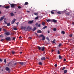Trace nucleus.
I'll return each instance as SVG.
<instances>
[{
	"label": "nucleus",
	"mask_w": 74,
	"mask_h": 74,
	"mask_svg": "<svg viewBox=\"0 0 74 74\" xmlns=\"http://www.w3.org/2000/svg\"><path fill=\"white\" fill-rule=\"evenodd\" d=\"M28 38H30V39H32V38L31 37H29Z\"/></svg>",
	"instance_id": "63"
},
{
	"label": "nucleus",
	"mask_w": 74,
	"mask_h": 74,
	"mask_svg": "<svg viewBox=\"0 0 74 74\" xmlns=\"http://www.w3.org/2000/svg\"><path fill=\"white\" fill-rule=\"evenodd\" d=\"M26 28V27H23V26H22L21 28V29H24V30H25Z\"/></svg>",
	"instance_id": "3"
},
{
	"label": "nucleus",
	"mask_w": 74,
	"mask_h": 74,
	"mask_svg": "<svg viewBox=\"0 0 74 74\" xmlns=\"http://www.w3.org/2000/svg\"><path fill=\"white\" fill-rule=\"evenodd\" d=\"M47 26L44 27L42 28V29H45V28H47Z\"/></svg>",
	"instance_id": "25"
},
{
	"label": "nucleus",
	"mask_w": 74,
	"mask_h": 74,
	"mask_svg": "<svg viewBox=\"0 0 74 74\" xmlns=\"http://www.w3.org/2000/svg\"><path fill=\"white\" fill-rule=\"evenodd\" d=\"M48 33H50V32H49V31L48 30L47 31Z\"/></svg>",
	"instance_id": "54"
},
{
	"label": "nucleus",
	"mask_w": 74,
	"mask_h": 74,
	"mask_svg": "<svg viewBox=\"0 0 74 74\" xmlns=\"http://www.w3.org/2000/svg\"><path fill=\"white\" fill-rule=\"evenodd\" d=\"M10 14L11 16H14V15H15L12 12Z\"/></svg>",
	"instance_id": "12"
},
{
	"label": "nucleus",
	"mask_w": 74,
	"mask_h": 74,
	"mask_svg": "<svg viewBox=\"0 0 74 74\" xmlns=\"http://www.w3.org/2000/svg\"><path fill=\"white\" fill-rule=\"evenodd\" d=\"M19 38H20V39H21V38H22V37H21V36H20Z\"/></svg>",
	"instance_id": "55"
},
{
	"label": "nucleus",
	"mask_w": 74,
	"mask_h": 74,
	"mask_svg": "<svg viewBox=\"0 0 74 74\" xmlns=\"http://www.w3.org/2000/svg\"><path fill=\"white\" fill-rule=\"evenodd\" d=\"M15 21H16V19H14V20H12V24H13V23H15Z\"/></svg>",
	"instance_id": "9"
},
{
	"label": "nucleus",
	"mask_w": 74,
	"mask_h": 74,
	"mask_svg": "<svg viewBox=\"0 0 74 74\" xmlns=\"http://www.w3.org/2000/svg\"><path fill=\"white\" fill-rule=\"evenodd\" d=\"M4 39H1V41H4Z\"/></svg>",
	"instance_id": "56"
},
{
	"label": "nucleus",
	"mask_w": 74,
	"mask_h": 74,
	"mask_svg": "<svg viewBox=\"0 0 74 74\" xmlns=\"http://www.w3.org/2000/svg\"><path fill=\"white\" fill-rule=\"evenodd\" d=\"M4 62H5V63H6V59H5L4 60Z\"/></svg>",
	"instance_id": "47"
},
{
	"label": "nucleus",
	"mask_w": 74,
	"mask_h": 74,
	"mask_svg": "<svg viewBox=\"0 0 74 74\" xmlns=\"http://www.w3.org/2000/svg\"><path fill=\"white\" fill-rule=\"evenodd\" d=\"M8 66H12V63L10 62L9 63H8Z\"/></svg>",
	"instance_id": "18"
},
{
	"label": "nucleus",
	"mask_w": 74,
	"mask_h": 74,
	"mask_svg": "<svg viewBox=\"0 0 74 74\" xmlns=\"http://www.w3.org/2000/svg\"><path fill=\"white\" fill-rule=\"evenodd\" d=\"M36 27H34V28L32 30L33 31H34L36 30Z\"/></svg>",
	"instance_id": "24"
},
{
	"label": "nucleus",
	"mask_w": 74,
	"mask_h": 74,
	"mask_svg": "<svg viewBox=\"0 0 74 74\" xmlns=\"http://www.w3.org/2000/svg\"><path fill=\"white\" fill-rule=\"evenodd\" d=\"M38 25V23H36V24H35V25H36V26H37V25Z\"/></svg>",
	"instance_id": "49"
},
{
	"label": "nucleus",
	"mask_w": 74,
	"mask_h": 74,
	"mask_svg": "<svg viewBox=\"0 0 74 74\" xmlns=\"http://www.w3.org/2000/svg\"><path fill=\"white\" fill-rule=\"evenodd\" d=\"M42 49H41V51H44L45 49V47H42Z\"/></svg>",
	"instance_id": "19"
},
{
	"label": "nucleus",
	"mask_w": 74,
	"mask_h": 74,
	"mask_svg": "<svg viewBox=\"0 0 74 74\" xmlns=\"http://www.w3.org/2000/svg\"><path fill=\"white\" fill-rule=\"evenodd\" d=\"M12 54H14V53H15V51H12Z\"/></svg>",
	"instance_id": "29"
},
{
	"label": "nucleus",
	"mask_w": 74,
	"mask_h": 74,
	"mask_svg": "<svg viewBox=\"0 0 74 74\" xmlns=\"http://www.w3.org/2000/svg\"><path fill=\"white\" fill-rule=\"evenodd\" d=\"M67 70H65L64 71V74H66V73H67Z\"/></svg>",
	"instance_id": "17"
},
{
	"label": "nucleus",
	"mask_w": 74,
	"mask_h": 74,
	"mask_svg": "<svg viewBox=\"0 0 74 74\" xmlns=\"http://www.w3.org/2000/svg\"><path fill=\"white\" fill-rule=\"evenodd\" d=\"M27 11V12L28 13L30 12V11H28L27 10V11Z\"/></svg>",
	"instance_id": "59"
},
{
	"label": "nucleus",
	"mask_w": 74,
	"mask_h": 74,
	"mask_svg": "<svg viewBox=\"0 0 74 74\" xmlns=\"http://www.w3.org/2000/svg\"><path fill=\"white\" fill-rule=\"evenodd\" d=\"M51 21H52V22H54V23H56L57 22V21H56V20L54 19L52 20Z\"/></svg>",
	"instance_id": "8"
},
{
	"label": "nucleus",
	"mask_w": 74,
	"mask_h": 74,
	"mask_svg": "<svg viewBox=\"0 0 74 74\" xmlns=\"http://www.w3.org/2000/svg\"><path fill=\"white\" fill-rule=\"evenodd\" d=\"M46 38L48 42H49V38Z\"/></svg>",
	"instance_id": "43"
},
{
	"label": "nucleus",
	"mask_w": 74,
	"mask_h": 74,
	"mask_svg": "<svg viewBox=\"0 0 74 74\" xmlns=\"http://www.w3.org/2000/svg\"><path fill=\"white\" fill-rule=\"evenodd\" d=\"M14 66H15L16 65V63H14Z\"/></svg>",
	"instance_id": "61"
},
{
	"label": "nucleus",
	"mask_w": 74,
	"mask_h": 74,
	"mask_svg": "<svg viewBox=\"0 0 74 74\" xmlns=\"http://www.w3.org/2000/svg\"><path fill=\"white\" fill-rule=\"evenodd\" d=\"M64 62H66V59H64Z\"/></svg>",
	"instance_id": "52"
},
{
	"label": "nucleus",
	"mask_w": 74,
	"mask_h": 74,
	"mask_svg": "<svg viewBox=\"0 0 74 74\" xmlns=\"http://www.w3.org/2000/svg\"><path fill=\"white\" fill-rule=\"evenodd\" d=\"M37 33H42V31L39 30L37 31Z\"/></svg>",
	"instance_id": "10"
},
{
	"label": "nucleus",
	"mask_w": 74,
	"mask_h": 74,
	"mask_svg": "<svg viewBox=\"0 0 74 74\" xmlns=\"http://www.w3.org/2000/svg\"><path fill=\"white\" fill-rule=\"evenodd\" d=\"M34 15H35L37 16L38 15V13H34Z\"/></svg>",
	"instance_id": "34"
},
{
	"label": "nucleus",
	"mask_w": 74,
	"mask_h": 74,
	"mask_svg": "<svg viewBox=\"0 0 74 74\" xmlns=\"http://www.w3.org/2000/svg\"><path fill=\"white\" fill-rule=\"evenodd\" d=\"M5 39L7 41H9V40L11 39V38L10 37H7Z\"/></svg>",
	"instance_id": "6"
},
{
	"label": "nucleus",
	"mask_w": 74,
	"mask_h": 74,
	"mask_svg": "<svg viewBox=\"0 0 74 74\" xmlns=\"http://www.w3.org/2000/svg\"><path fill=\"white\" fill-rule=\"evenodd\" d=\"M72 25H74V22H73L72 23Z\"/></svg>",
	"instance_id": "62"
},
{
	"label": "nucleus",
	"mask_w": 74,
	"mask_h": 74,
	"mask_svg": "<svg viewBox=\"0 0 74 74\" xmlns=\"http://www.w3.org/2000/svg\"><path fill=\"white\" fill-rule=\"evenodd\" d=\"M38 19V16H37L35 18V19Z\"/></svg>",
	"instance_id": "40"
},
{
	"label": "nucleus",
	"mask_w": 74,
	"mask_h": 74,
	"mask_svg": "<svg viewBox=\"0 0 74 74\" xmlns=\"http://www.w3.org/2000/svg\"><path fill=\"white\" fill-rule=\"evenodd\" d=\"M2 29L1 28H0V32L1 31Z\"/></svg>",
	"instance_id": "57"
},
{
	"label": "nucleus",
	"mask_w": 74,
	"mask_h": 74,
	"mask_svg": "<svg viewBox=\"0 0 74 74\" xmlns=\"http://www.w3.org/2000/svg\"><path fill=\"white\" fill-rule=\"evenodd\" d=\"M18 63H19V64H21V65H23V64H25V62H19Z\"/></svg>",
	"instance_id": "7"
},
{
	"label": "nucleus",
	"mask_w": 74,
	"mask_h": 74,
	"mask_svg": "<svg viewBox=\"0 0 74 74\" xmlns=\"http://www.w3.org/2000/svg\"><path fill=\"white\" fill-rule=\"evenodd\" d=\"M14 30H17V29L16 28H14Z\"/></svg>",
	"instance_id": "45"
},
{
	"label": "nucleus",
	"mask_w": 74,
	"mask_h": 74,
	"mask_svg": "<svg viewBox=\"0 0 74 74\" xmlns=\"http://www.w3.org/2000/svg\"><path fill=\"white\" fill-rule=\"evenodd\" d=\"M18 23H19L18 22H17L16 23V25H18Z\"/></svg>",
	"instance_id": "60"
},
{
	"label": "nucleus",
	"mask_w": 74,
	"mask_h": 74,
	"mask_svg": "<svg viewBox=\"0 0 74 74\" xmlns=\"http://www.w3.org/2000/svg\"><path fill=\"white\" fill-rule=\"evenodd\" d=\"M69 36L71 37H72L73 36V34H71L69 35Z\"/></svg>",
	"instance_id": "37"
},
{
	"label": "nucleus",
	"mask_w": 74,
	"mask_h": 74,
	"mask_svg": "<svg viewBox=\"0 0 74 74\" xmlns=\"http://www.w3.org/2000/svg\"><path fill=\"white\" fill-rule=\"evenodd\" d=\"M38 47L39 50H40L41 47H40L39 46H38Z\"/></svg>",
	"instance_id": "35"
},
{
	"label": "nucleus",
	"mask_w": 74,
	"mask_h": 74,
	"mask_svg": "<svg viewBox=\"0 0 74 74\" xmlns=\"http://www.w3.org/2000/svg\"><path fill=\"white\" fill-rule=\"evenodd\" d=\"M0 62H2V60L1 59H0Z\"/></svg>",
	"instance_id": "58"
},
{
	"label": "nucleus",
	"mask_w": 74,
	"mask_h": 74,
	"mask_svg": "<svg viewBox=\"0 0 74 74\" xmlns=\"http://www.w3.org/2000/svg\"><path fill=\"white\" fill-rule=\"evenodd\" d=\"M54 66H55V67H57V64H55Z\"/></svg>",
	"instance_id": "53"
},
{
	"label": "nucleus",
	"mask_w": 74,
	"mask_h": 74,
	"mask_svg": "<svg viewBox=\"0 0 74 74\" xmlns=\"http://www.w3.org/2000/svg\"><path fill=\"white\" fill-rule=\"evenodd\" d=\"M20 53L21 54V53H22V52H21Z\"/></svg>",
	"instance_id": "64"
},
{
	"label": "nucleus",
	"mask_w": 74,
	"mask_h": 74,
	"mask_svg": "<svg viewBox=\"0 0 74 74\" xmlns=\"http://www.w3.org/2000/svg\"><path fill=\"white\" fill-rule=\"evenodd\" d=\"M53 30L54 32H56V31L57 30L56 28H54L53 29Z\"/></svg>",
	"instance_id": "30"
},
{
	"label": "nucleus",
	"mask_w": 74,
	"mask_h": 74,
	"mask_svg": "<svg viewBox=\"0 0 74 74\" xmlns=\"http://www.w3.org/2000/svg\"><path fill=\"white\" fill-rule=\"evenodd\" d=\"M51 13L52 14H54V13L52 11H51Z\"/></svg>",
	"instance_id": "42"
},
{
	"label": "nucleus",
	"mask_w": 74,
	"mask_h": 74,
	"mask_svg": "<svg viewBox=\"0 0 74 74\" xmlns=\"http://www.w3.org/2000/svg\"><path fill=\"white\" fill-rule=\"evenodd\" d=\"M4 21H7V18H4Z\"/></svg>",
	"instance_id": "44"
},
{
	"label": "nucleus",
	"mask_w": 74,
	"mask_h": 74,
	"mask_svg": "<svg viewBox=\"0 0 74 74\" xmlns=\"http://www.w3.org/2000/svg\"><path fill=\"white\" fill-rule=\"evenodd\" d=\"M46 59L45 57H43L41 58V60H45Z\"/></svg>",
	"instance_id": "11"
},
{
	"label": "nucleus",
	"mask_w": 74,
	"mask_h": 74,
	"mask_svg": "<svg viewBox=\"0 0 74 74\" xmlns=\"http://www.w3.org/2000/svg\"><path fill=\"white\" fill-rule=\"evenodd\" d=\"M4 22L5 24H7V22L6 21H4Z\"/></svg>",
	"instance_id": "46"
},
{
	"label": "nucleus",
	"mask_w": 74,
	"mask_h": 74,
	"mask_svg": "<svg viewBox=\"0 0 74 74\" xmlns=\"http://www.w3.org/2000/svg\"><path fill=\"white\" fill-rule=\"evenodd\" d=\"M5 34L7 36H9V35H10V32H6L5 33Z\"/></svg>",
	"instance_id": "5"
},
{
	"label": "nucleus",
	"mask_w": 74,
	"mask_h": 74,
	"mask_svg": "<svg viewBox=\"0 0 74 74\" xmlns=\"http://www.w3.org/2000/svg\"><path fill=\"white\" fill-rule=\"evenodd\" d=\"M61 46H62V43L58 45L59 47H60Z\"/></svg>",
	"instance_id": "32"
},
{
	"label": "nucleus",
	"mask_w": 74,
	"mask_h": 74,
	"mask_svg": "<svg viewBox=\"0 0 74 74\" xmlns=\"http://www.w3.org/2000/svg\"><path fill=\"white\" fill-rule=\"evenodd\" d=\"M31 29V28L30 27H27V29Z\"/></svg>",
	"instance_id": "50"
},
{
	"label": "nucleus",
	"mask_w": 74,
	"mask_h": 74,
	"mask_svg": "<svg viewBox=\"0 0 74 74\" xmlns=\"http://www.w3.org/2000/svg\"><path fill=\"white\" fill-rule=\"evenodd\" d=\"M45 40V37L44 36H43V37H42V41H43L44 40Z\"/></svg>",
	"instance_id": "14"
},
{
	"label": "nucleus",
	"mask_w": 74,
	"mask_h": 74,
	"mask_svg": "<svg viewBox=\"0 0 74 74\" xmlns=\"http://www.w3.org/2000/svg\"><path fill=\"white\" fill-rule=\"evenodd\" d=\"M44 35L43 34H41V35L39 36V37H44Z\"/></svg>",
	"instance_id": "22"
},
{
	"label": "nucleus",
	"mask_w": 74,
	"mask_h": 74,
	"mask_svg": "<svg viewBox=\"0 0 74 74\" xmlns=\"http://www.w3.org/2000/svg\"><path fill=\"white\" fill-rule=\"evenodd\" d=\"M39 65H42V63L41 62H39Z\"/></svg>",
	"instance_id": "36"
},
{
	"label": "nucleus",
	"mask_w": 74,
	"mask_h": 74,
	"mask_svg": "<svg viewBox=\"0 0 74 74\" xmlns=\"http://www.w3.org/2000/svg\"><path fill=\"white\" fill-rule=\"evenodd\" d=\"M66 15H70V12H68L65 13Z\"/></svg>",
	"instance_id": "23"
},
{
	"label": "nucleus",
	"mask_w": 74,
	"mask_h": 74,
	"mask_svg": "<svg viewBox=\"0 0 74 74\" xmlns=\"http://www.w3.org/2000/svg\"><path fill=\"white\" fill-rule=\"evenodd\" d=\"M55 40L54 39L53 40V41L52 42H53V43H54V44H55L56 43L55 42Z\"/></svg>",
	"instance_id": "41"
},
{
	"label": "nucleus",
	"mask_w": 74,
	"mask_h": 74,
	"mask_svg": "<svg viewBox=\"0 0 74 74\" xmlns=\"http://www.w3.org/2000/svg\"><path fill=\"white\" fill-rule=\"evenodd\" d=\"M63 58V57H62V56H61L59 55V59H62Z\"/></svg>",
	"instance_id": "16"
},
{
	"label": "nucleus",
	"mask_w": 74,
	"mask_h": 74,
	"mask_svg": "<svg viewBox=\"0 0 74 74\" xmlns=\"http://www.w3.org/2000/svg\"><path fill=\"white\" fill-rule=\"evenodd\" d=\"M24 5H29V3L27 2H25L24 4Z\"/></svg>",
	"instance_id": "15"
},
{
	"label": "nucleus",
	"mask_w": 74,
	"mask_h": 74,
	"mask_svg": "<svg viewBox=\"0 0 74 74\" xmlns=\"http://www.w3.org/2000/svg\"><path fill=\"white\" fill-rule=\"evenodd\" d=\"M65 69H66V67H63V68L62 69V70H65Z\"/></svg>",
	"instance_id": "31"
},
{
	"label": "nucleus",
	"mask_w": 74,
	"mask_h": 74,
	"mask_svg": "<svg viewBox=\"0 0 74 74\" xmlns=\"http://www.w3.org/2000/svg\"><path fill=\"white\" fill-rule=\"evenodd\" d=\"M5 69L6 71H10V69L9 68H8V67H6Z\"/></svg>",
	"instance_id": "13"
},
{
	"label": "nucleus",
	"mask_w": 74,
	"mask_h": 74,
	"mask_svg": "<svg viewBox=\"0 0 74 74\" xmlns=\"http://www.w3.org/2000/svg\"><path fill=\"white\" fill-rule=\"evenodd\" d=\"M18 8L19 9H20V8H22V7L21 6H19L18 7Z\"/></svg>",
	"instance_id": "38"
},
{
	"label": "nucleus",
	"mask_w": 74,
	"mask_h": 74,
	"mask_svg": "<svg viewBox=\"0 0 74 74\" xmlns=\"http://www.w3.org/2000/svg\"><path fill=\"white\" fill-rule=\"evenodd\" d=\"M10 25H10V23H7V26H10Z\"/></svg>",
	"instance_id": "33"
},
{
	"label": "nucleus",
	"mask_w": 74,
	"mask_h": 74,
	"mask_svg": "<svg viewBox=\"0 0 74 74\" xmlns=\"http://www.w3.org/2000/svg\"><path fill=\"white\" fill-rule=\"evenodd\" d=\"M58 54H60V51L59 50H58Z\"/></svg>",
	"instance_id": "39"
},
{
	"label": "nucleus",
	"mask_w": 74,
	"mask_h": 74,
	"mask_svg": "<svg viewBox=\"0 0 74 74\" xmlns=\"http://www.w3.org/2000/svg\"><path fill=\"white\" fill-rule=\"evenodd\" d=\"M4 17H5V16H2V17H1V19H0V21H2L4 19Z\"/></svg>",
	"instance_id": "4"
},
{
	"label": "nucleus",
	"mask_w": 74,
	"mask_h": 74,
	"mask_svg": "<svg viewBox=\"0 0 74 74\" xmlns=\"http://www.w3.org/2000/svg\"><path fill=\"white\" fill-rule=\"evenodd\" d=\"M38 27H40V26H41V24H39L38 25Z\"/></svg>",
	"instance_id": "48"
},
{
	"label": "nucleus",
	"mask_w": 74,
	"mask_h": 74,
	"mask_svg": "<svg viewBox=\"0 0 74 74\" xmlns=\"http://www.w3.org/2000/svg\"><path fill=\"white\" fill-rule=\"evenodd\" d=\"M61 34H65V32L64 31H62L61 32Z\"/></svg>",
	"instance_id": "20"
},
{
	"label": "nucleus",
	"mask_w": 74,
	"mask_h": 74,
	"mask_svg": "<svg viewBox=\"0 0 74 74\" xmlns=\"http://www.w3.org/2000/svg\"><path fill=\"white\" fill-rule=\"evenodd\" d=\"M42 25H43V26H45V23H44V22H42Z\"/></svg>",
	"instance_id": "26"
},
{
	"label": "nucleus",
	"mask_w": 74,
	"mask_h": 74,
	"mask_svg": "<svg viewBox=\"0 0 74 74\" xmlns=\"http://www.w3.org/2000/svg\"><path fill=\"white\" fill-rule=\"evenodd\" d=\"M15 5H16V4L14 3H12L10 7L11 8H14Z\"/></svg>",
	"instance_id": "1"
},
{
	"label": "nucleus",
	"mask_w": 74,
	"mask_h": 74,
	"mask_svg": "<svg viewBox=\"0 0 74 74\" xmlns=\"http://www.w3.org/2000/svg\"><path fill=\"white\" fill-rule=\"evenodd\" d=\"M13 40H15V37H14L13 38V39H12Z\"/></svg>",
	"instance_id": "51"
},
{
	"label": "nucleus",
	"mask_w": 74,
	"mask_h": 74,
	"mask_svg": "<svg viewBox=\"0 0 74 74\" xmlns=\"http://www.w3.org/2000/svg\"><path fill=\"white\" fill-rule=\"evenodd\" d=\"M57 14H61V12L59 11L57 12Z\"/></svg>",
	"instance_id": "27"
},
{
	"label": "nucleus",
	"mask_w": 74,
	"mask_h": 74,
	"mask_svg": "<svg viewBox=\"0 0 74 74\" xmlns=\"http://www.w3.org/2000/svg\"><path fill=\"white\" fill-rule=\"evenodd\" d=\"M34 21L33 20L32 21H29L28 22V23L29 24H32L33 23V22Z\"/></svg>",
	"instance_id": "2"
},
{
	"label": "nucleus",
	"mask_w": 74,
	"mask_h": 74,
	"mask_svg": "<svg viewBox=\"0 0 74 74\" xmlns=\"http://www.w3.org/2000/svg\"><path fill=\"white\" fill-rule=\"evenodd\" d=\"M46 21L47 22H50L51 21V20L50 19H48V20H46Z\"/></svg>",
	"instance_id": "28"
},
{
	"label": "nucleus",
	"mask_w": 74,
	"mask_h": 74,
	"mask_svg": "<svg viewBox=\"0 0 74 74\" xmlns=\"http://www.w3.org/2000/svg\"><path fill=\"white\" fill-rule=\"evenodd\" d=\"M10 6H7L5 7V8H6V9H8L9 8H10Z\"/></svg>",
	"instance_id": "21"
}]
</instances>
